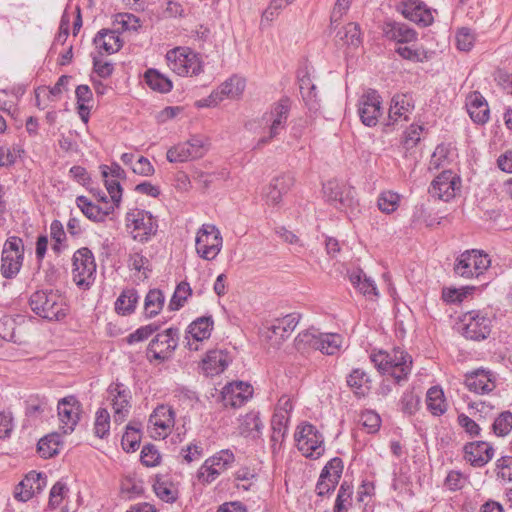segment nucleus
<instances>
[{"label": "nucleus", "mask_w": 512, "mask_h": 512, "mask_svg": "<svg viewBox=\"0 0 512 512\" xmlns=\"http://www.w3.org/2000/svg\"><path fill=\"white\" fill-rule=\"evenodd\" d=\"M370 360L379 372L390 374L398 384L408 379L412 368V357L401 348H394L390 353L373 352Z\"/></svg>", "instance_id": "obj_1"}, {"label": "nucleus", "mask_w": 512, "mask_h": 512, "mask_svg": "<svg viewBox=\"0 0 512 512\" xmlns=\"http://www.w3.org/2000/svg\"><path fill=\"white\" fill-rule=\"evenodd\" d=\"M29 305L34 313L50 321L64 318L68 311L64 297L52 290L34 292Z\"/></svg>", "instance_id": "obj_2"}, {"label": "nucleus", "mask_w": 512, "mask_h": 512, "mask_svg": "<svg viewBox=\"0 0 512 512\" xmlns=\"http://www.w3.org/2000/svg\"><path fill=\"white\" fill-rule=\"evenodd\" d=\"M169 68L179 76H196L203 71L200 56L188 47H176L166 54Z\"/></svg>", "instance_id": "obj_3"}, {"label": "nucleus", "mask_w": 512, "mask_h": 512, "mask_svg": "<svg viewBox=\"0 0 512 512\" xmlns=\"http://www.w3.org/2000/svg\"><path fill=\"white\" fill-rule=\"evenodd\" d=\"M291 104L290 98L282 97L277 102L273 103L270 110L263 115V120L268 126L269 134L259 139L257 147L268 144L273 138L277 137L286 129Z\"/></svg>", "instance_id": "obj_4"}, {"label": "nucleus", "mask_w": 512, "mask_h": 512, "mask_svg": "<svg viewBox=\"0 0 512 512\" xmlns=\"http://www.w3.org/2000/svg\"><path fill=\"white\" fill-rule=\"evenodd\" d=\"M493 316L485 310H471L461 317V333L470 340L486 339L492 329Z\"/></svg>", "instance_id": "obj_5"}, {"label": "nucleus", "mask_w": 512, "mask_h": 512, "mask_svg": "<svg viewBox=\"0 0 512 512\" xmlns=\"http://www.w3.org/2000/svg\"><path fill=\"white\" fill-rule=\"evenodd\" d=\"M24 259L23 240L17 236L9 237L2 249L1 275L6 279L14 278L20 271Z\"/></svg>", "instance_id": "obj_6"}, {"label": "nucleus", "mask_w": 512, "mask_h": 512, "mask_svg": "<svg viewBox=\"0 0 512 512\" xmlns=\"http://www.w3.org/2000/svg\"><path fill=\"white\" fill-rule=\"evenodd\" d=\"M490 264L488 255L482 251L466 250L456 259L454 272L463 278L470 279L482 275Z\"/></svg>", "instance_id": "obj_7"}, {"label": "nucleus", "mask_w": 512, "mask_h": 512, "mask_svg": "<svg viewBox=\"0 0 512 512\" xmlns=\"http://www.w3.org/2000/svg\"><path fill=\"white\" fill-rule=\"evenodd\" d=\"M127 228L134 240L147 242L158 229L157 220L148 211L132 209L126 214Z\"/></svg>", "instance_id": "obj_8"}, {"label": "nucleus", "mask_w": 512, "mask_h": 512, "mask_svg": "<svg viewBox=\"0 0 512 512\" xmlns=\"http://www.w3.org/2000/svg\"><path fill=\"white\" fill-rule=\"evenodd\" d=\"M222 245L223 238L219 229L213 224H203L195 239L197 254L205 260H213L220 253Z\"/></svg>", "instance_id": "obj_9"}, {"label": "nucleus", "mask_w": 512, "mask_h": 512, "mask_svg": "<svg viewBox=\"0 0 512 512\" xmlns=\"http://www.w3.org/2000/svg\"><path fill=\"white\" fill-rule=\"evenodd\" d=\"M96 263L87 247L78 249L73 255V281L78 287L89 288L95 279Z\"/></svg>", "instance_id": "obj_10"}, {"label": "nucleus", "mask_w": 512, "mask_h": 512, "mask_svg": "<svg viewBox=\"0 0 512 512\" xmlns=\"http://www.w3.org/2000/svg\"><path fill=\"white\" fill-rule=\"evenodd\" d=\"M294 438L298 450L305 457L317 459L323 454V436L312 424L306 423L298 426Z\"/></svg>", "instance_id": "obj_11"}, {"label": "nucleus", "mask_w": 512, "mask_h": 512, "mask_svg": "<svg viewBox=\"0 0 512 512\" xmlns=\"http://www.w3.org/2000/svg\"><path fill=\"white\" fill-rule=\"evenodd\" d=\"M207 150L206 139L193 136L188 141L168 149L166 157L171 163H182L203 157Z\"/></svg>", "instance_id": "obj_12"}, {"label": "nucleus", "mask_w": 512, "mask_h": 512, "mask_svg": "<svg viewBox=\"0 0 512 512\" xmlns=\"http://www.w3.org/2000/svg\"><path fill=\"white\" fill-rule=\"evenodd\" d=\"M179 330L177 328H168L162 333H158L149 343L147 348L148 355L155 360L165 361L169 359L178 346Z\"/></svg>", "instance_id": "obj_13"}, {"label": "nucleus", "mask_w": 512, "mask_h": 512, "mask_svg": "<svg viewBox=\"0 0 512 512\" xmlns=\"http://www.w3.org/2000/svg\"><path fill=\"white\" fill-rule=\"evenodd\" d=\"M57 413L60 430L63 434H70L80 421L82 405L76 396L69 395L58 401Z\"/></svg>", "instance_id": "obj_14"}, {"label": "nucleus", "mask_w": 512, "mask_h": 512, "mask_svg": "<svg viewBox=\"0 0 512 512\" xmlns=\"http://www.w3.org/2000/svg\"><path fill=\"white\" fill-rule=\"evenodd\" d=\"M381 96L374 89H368L359 99L358 114L361 122L373 127L378 123L379 117L382 115Z\"/></svg>", "instance_id": "obj_15"}, {"label": "nucleus", "mask_w": 512, "mask_h": 512, "mask_svg": "<svg viewBox=\"0 0 512 512\" xmlns=\"http://www.w3.org/2000/svg\"><path fill=\"white\" fill-rule=\"evenodd\" d=\"M343 468V461L339 457H334L326 463L315 487L318 496L323 497L334 491L341 478Z\"/></svg>", "instance_id": "obj_16"}, {"label": "nucleus", "mask_w": 512, "mask_h": 512, "mask_svg": "<svg viewBox=\"0 0 512 512\" xmlns=\"http://www.w3.org/2000/svg\"><path fill=\"white\" fill-rule=\"evenodd\" d=\"M107 392L114 410V422L121 424L130 412V390L121 383H113L108 387Z\"/></svg>", "instance_id": "obj_17"}, {"label": "nucleus", "mask_w": 512, "mask_h": 512, "mask_svg": "<svg viewBox=\"0 0 512 512\" xmlns=\"http://www.w3.org/2000/svg\"><path fill=\"white\" fill-rule=\"evenodd\" d=\"M323 193L327 201L341 211L354 205L353 189L336 180H330L325 183L323 185Z\"/></svg>", "instance_id": "obj_18"}, {"label": "nucleus", "mask_w": 512, "mask_h": 512, "mask_svg": "<svg viewBox=\"0 0 512 512\" xmlns=\"http://www.w3.org/2000/svg\"><path fill=\"white\" fill-rule=\"evenodd\" d=\"M460 189V178L450 170L440 173L431 183L429 192L432 196L449 201Z\"/></svg>", "instance_id": "obj_19"}, {"label": "nucleus", "mask_w": 512, "mask_h": 512, "mask_svg": "<svg viewBox=\"0 0 512 512\" xmlns=\"http://www.w3.org/2000/svg\"><path fill=\"white\" fill-rule=\"evenodd\" d=\"M47 485V476L44 473L30 471L14 490L15 499L26 502L34 495L39 494Z\"/></svg>", "instance_id": "obj_20"}, {"label": "nucleus", "mask_w": 512, "mask_h": 512, "mask_svg": "<svg viewBox=\"0 0 512 512\" xmlns=\"http://www.w3.org/2000/svg\"><path fill=\"white\" fill-rule=\"evenodd\" d=\"M464 459L473 467L481 468L494 457L492 444L486 441L468 442L463 447Z\"/></svg>", "instance_id": "obj_21"}, {"label": "nucleus", "mask_w": 512, "mask_h": 512, "mask_svg": "<svg viewBox=\"0 0 512 512\" xmlns=\"http://www.w3.org/2000/svg\"><path fill=\"white\" fill-rule=\"evenodd\" d=\"M294 184V178L290 174H282L271 180L263 189L262 198L267 205L280 204L282 196L286 194Z\"/></svg>", "instance_id": "obj_22"}, {"label": "nucleus", "mask_w": 512, "mask_h": 512, "mask_svg": "<svg viewBox=\"0 0 512 512\" xmlns=\"http://www.w3.org/2000/svg\"><path fill=\"white\" fill-rule=\"evenodd\" d=\"M400 11L405 18L422 27H428L434 21L431 10L428 9L423 2L418 0L402 2Z\"/></svg>", "instance_id": "obj_23"}, {"label": "nucleus", "mask_w": 512, "mask_h": 512, "mask_svg": "<svg viewBox=\"0 0 512 512\" xmlns=\"http://www.w3.org/2000/svg\"><path fill=\"white\" fill-rule=\"evenodd\" d=\"M149 424L154 427L158 437H167L175 424L174 410L167 405L157 406L149 417Z\"/></svg>", "instance_id": "obj_24"}, {"label": "nucleus", "mask_w": 512, "mask_h": 512, "mask_svg": "<svg viewBox=\"0 0 512 512\" xmlns=\"http://www.w3.org/2000/svg\"><path fill=\"white\" fill-rule=\"evenodd\" d=\"M414 110V100L409 94H397L391 99L388 123L394 125L401 120L407 121Z\"/></svg>", "instance_id": "obj_25"}, {"label": "nucleus", "mask_w": 512, "mask_h": 512, "mask_svg": "<svg viewBox=\"0 0 512 512\" xmlns=\"http://www.w3.org/2000/svg\"><path fill=\"white\" fill-rule=\"evenodd\" d=\"M464 383L469 391L477 394L489 393L496 387L493 375L483 369L466 374Z\"/></svg>", "instance_id": "obj_26"}, {"label": "nucleus", "mask_w": 512, "mask_h": 512, "mask_svg": "<svg viewBox=\"0 0 512 512\" xmlns=\"http://www.w3.org/2000/svg\"><path fill=\"white\" fill-rule=\"evenodd\" d=\"M93 42L100 52L107 54H113L118 52L122 46L123 41L119 36V33L115 30L101 29L95 35Z\"/></svg>", "instance_id": "obj_27"}, {"label": "nucleus", "mask_w": 512, "mask_h": 512, "mask_svg": "<svg viewBox=\"0 0 512 512\" xmlns=\"http://www.w3.org/2000/svg\"><path fill=\"white\" fill-rule=\"evenodd\" d=\"M76 205L88 219L94 222L105 221L106 217L114 211V205L100 207L85 196H78Z\"/></svg>", "instance_id": "obj_28"}, {"label": "nucleus", "mask_w": 512, "mask_h": 512, "mask_svg": "<svg viewBox=\"0 0 512 512\" xmlns=\"http://www.w3.org/2000/svg\"><path fill=\"white\" fill-rule=\"evenodd\" d=\"M346 382L357 397H365L372 387L370 376L361 368L353 369L347 376Z\"/></svg>", "instance_id": "obj_29"}, {"label": "nucleus", "mask_w": 512, "mask_h": 512, "mask_svg": "<svg viewBox=\"0 0 512 512\" xmlns=\"http://www.w3.org/2000/svg\"><path fill=\"white\" fill-rule=\"evenodd\" d=\"M226 389L225 400L234 408L241 407L253 394V387L241 381L231 383Z\"/></svg>", "instance_id": "obj_30"}, {"label": "nucleus", "mask_w": 512, "mask_h": 512, "mask_svg": "<svg viewBox=\"0 0 512 512\" xmlns=\"http://www.w3.org/2000/svg\"><path fill=\"white\" fill-rule=\"evenodd\" d=\"M467 110L471 119L477 124H484L489 120L488 104L478 92L469 96Z\"/></svg>", "instance_id": "obj_31"}, {"label": "nucleus", "mask_w": 512, "mask_h": 512, "mask_svg": "<svg viewBox=\"0 0 512 512\" xmlns=\"http://www.w3.org/2000/svg\"><path fill=\"white\" fill-rule=\"evenodd\" d=\"M239 424V433L251 439H257L261 436L263 430V423L260 419V413L251 411L243 416Z\"/></svg>", "instance_id": "obj_32"}, {"label": "nucleus", "mask_w": 512, "mask_h": 512, "mask_svg": "<svg viewBox=\"0 0 512 512\" xmlns=\"http://www.w3.org/2000/svg\"><path fill=\"white\" fill-rule=\"evenodd\" d=\"M384 32L388 39L398 43H409L417 39V32L404 23H388Z\"/></svg>", "instance_id": "obj_33"}, {"label": "nucleus", "mask_w": 512, "mask_h": 512, "mask_svg": "<svg viewBox=\"0 0 512 512\" xmlns=\"http://www.w3.org/2000/svg\"><path fill=\"white\" fill-rule=\"evenodd\" d=\"M348 277L351 284L364 296L371 298L378 295L374 281L367 277L361 269L348 272Z\"/></svg>", "instance_id": "obj_34"}, {"label": "nucleus", "mask_w": 512, "mask_h": 512, "mask_svg": "<svg viewBox=\"0 0 512 512\" xmlns=\"http://www.w3.org/2000/svg\"><path fill=\"white\" fill-rule=\"evenodd\" d=\"M214 328V321L212 316H201L190 323L187 333L195 341H203L210 337Z\"/></svg>", "instance_id": "obj_35"}, {"label": "nucleus", "mask_w": 512, "mask_h": 512, "mask_svg": "<svg viewBox=\"0 0 512 512\" xmlns=\"http://www.w3.org/2000/svg\"><path fill=\"white\" fill-rule=\"evenodd\" d=\"M245 89V80L239 76H232L215 91L218 94L220 102L225 98L237 99Z\"/></svg>", "instance_id": "obj_36"}, {"label": "nucleus", "mask_w": 512, "mask_h": 512, "mask_svg": "<svg viewBox=\"0 0 512 512\" xmlns=\"http://www.w3.org/2000/svg\"><path fill=\"white\" fill-rule=\"evenodd\" d=\"M227 366V355L221 350L209 351L203 359V369L210 375L223 372Z\"/></svg>", "instance_id": "obj_37"}, {"label": "nucleus", "mask_w": 512, "mask_h": 512, "mask_svg": "<svg viewBox=\"0 0 512 512\" xmlns=\"http://www.w3.org/2000/svg\"><path fill=\"white\" fill-rule=\"evenodd\" d=\"M317 350L326 355L337 354L343 343V337L338 333L319 332Z\"/></svg>", "instance_id": "obj_38"}, {"label": "nucleus", "mask_w": 512, "mask_h": 512, "mask_svg": "<svg viewBox=\"0 0 512 512\" xmlns=\"http://www.w3.org/2000/svg\"><path fill=\"white\" fill-rule=\"evenodd\" d=\"M319 331L311 328L300 332L294 340L295 348L301 354L317 350Z\"/></svg>", "instance_id": "obj_39"}, {"label": "nucleus", "mask_w": 512, "mask_h": 512, "mask_svg": "<svg viewBox=\"0 0 512 512\" xmlns=\"http://www.w3.org/2000/svg\"><path fill=\"white\" fill-rule=\"evenodd\" d=\"M426 404L428 410L436 416L442 415L447 410L443 390L440 387L433 386L428 389L426 394Z\"/></svg>", "instance_id": "obj_40"}, {"label": "nucleus", "mask_w": 512, "mask_h": 512, "mask_svg": "<svg viewBox=\"0 0 512 512\" xmlns=\"http://www.w3.org/2000/svg\"><path fill=\"white\" fill-rule=\"evenodd\" d=\"M61 435L57 432L48 434L41 438L37 444V450L42 458L48 459L59 452Z\"/></svg>", "instance_id": "obj_41"}, {"label": "nucleus", "mask_w": 512, "mask_h": 512, "mask_svg": "<svg viewBox=\"0 0 512 512\" xmlns=\"http://www.w3.org/2000/svg\"><path fill=\"white\" fill-rule=\"evenodd\" d=\"M165 297L161 290L151 289L144 301V314L147 318L155 317L164 306Z\"/></svg>", "instance_id": "obj_42"}, {"label": "nucleus", "mask_w": 512, "mask_h": 512, "mask_svg": "<svg viewBox=\"0 0 512 512\" xmlns=\"http://www.w3.org/2000/svg\"><path fill=\"white\" fill-rule=\"evenodd\" d=\"M138 294L134 289L124 290L115 302V310L120 315H129L134 312Z\"/></svg>", "instance_id": "obj_43"}, {"label": "nucleus", "mask_w": 512, "mask_h": 512, "mask_svg": "<svg viewBox=\"0 0 512 512\" xmlns=\"http://www.w3.org/2000/svg\"><path fill=\"white\" fill-rule=\"evenodd\" d=\"M353 485L343 481L339 487L334 505V512H348L352 507Z\"/></svg>", "instance_id": "obj_44"}, {"label": "nucleus", "mask_w": 512, "mask_h": 512, "mask_svg": "<svg viewBox=\"0 0 512 512\" xmlns=\"http://www.w3.org/2000/svg\"><path fill=\"white\" fill-rule=\"evenodd\" d=\"M145 80L147 85L155 91L167 93L172 89L171 80L155 69H148L146 71Z\"/></svg>", "instance_id": "obj_45"}, {"label": "nucleus", "mask_w": 512, "mask_h": 512, "mask_svg": "<svg viewBox=\"0 0 512 512\" xmlns=\"http://www.w3.org/2000/svg\"><path fill=\"white\" fill-rule=\"evenodd\" d=\"M101 174H102V177L104 178L106 190L109 193L111 201H112L111 205H114V208H115V207L119 206V204L121 202V198H122V188L119 183V180L114 179V178L110 179L108 177V166L107 165L101 166Z\"/></svg>", "instance_id": "obj_46"}, {"label": "nucleus", "mask_w": 512, "mask_h": 512, "mask_svg": "<svg viewBox=\"0 0 512 512\" xmlns=\"http://www.w3.org/2000/svg\"><path fill=\"white\" fill-rule=\"evenodd\" d=\"M192 289L190 287V284L186 281L180 282L169 302L168 308L171 311H177L180 308H182L187 301L188 297L191 296Z\"/></svg>", "instance_id": "obj_47"}, {"label": "nucleus", "mask_w": 512, "mask_h": 512, "mask_svg": "<svg viewBox=\"0 0 512 512\" xmlns=\"http://www.w3.org/2000/svg\"><path fill=\"white\" fill-rule=\"evenodd\" d=\"M140 442V429L133 426L132 423H129L126 427L125 433L122 436V448L128 453L135 452L139 448Z\"/></svg>", "instance_id": "obj_48"}, {"label": "nucleus", "mask_w": 512, "mask_h": 512, "mask_svg": "<svg viewBox=\"0 0 512 512\" xmlns=\"http://www.w3.org/2000/svg\"><path fill=\"white\" fill-rule=\"evenodd\" d=\"M338 35H340V39L349 46L358 47L362 41L360 26L354 22L348 23L343 28V31L338 32Z\"/></svg>", "instance_id": "obj_49"}, {"label": "nucleus", "mask_w": 512, "mask_h": 512, "mask_svg": "<svg viewBox=\"0 0 512 512\" xmlns=\"http://www.w3.org/2000/svg\"><path fill=\"white\" fill-rule=\"evenodd\" d=\"M110 432V414L104 409L100 408L96 412L94 422V433L97 437L103 439L109 435Z\"/></svg>", "instance_id": "obj_50"}, {"label": "nucleus", "mask_w": 512, "mask_h": 512, "mask_svg": "<svg viewBox=\"0 0 512 512\" xmlns=\"http://www.w3.org/2000/svg\"><path fill=\"white\" fill-rule=\"evenodd\" d=\"M50 235L54 244L52 245V250L56 254H60L65 245L66 241V233L64 231L63 225L59 220H53L50 225Z\"/></svg>", "instance_id": "obj_51"}, {"label": "nucleus", "mask_w": 512, "mask_h": 512, "mask_svg": "<svg viewBox=\"0 0 512 512\" xmlns=\"http://www.w3.org/2000/svg\"><path fill=\"white\" fill-rule=\"evenodd\" d=\"M295 0H271L268 7L262 13L261 24L264 22L271 23L275 20L280 12L292 4Z\"/></svg>", "instance_id": "obj_52"}, {"label": "nucleus", "mask_w": 512, "mask_h": 512, "mask_svg": "<svg viewBox=\"0 0 512 512\" xmlns=\"http://www.w3.org/2000/svg\"><path fill=\"white\" fill-rule=\"evenodd\" d=\"M493 431L497 436H506L512 430V413L510 411L502 412L492 425Z\"/></svg>", "instance_id": "obj_53"}, {"label": "nucleus", "mask_w": 512, "mask_h": 512, "mask_svg": "<svg viewBox=\"0 0 512 512\" xmlns=\"http://www.w3.org/2000/svg\"><path fill=\"white\" fill-rule=\"evenodd\" d=\"M400 197L392 191H385L378 198V207L382 212H394L399 205Z\"/></svg>", "instance_id": "obj_54"}, {"label": "nucleus", "mask_w": 512, "mask_h": 512, "mask_svg": "<svg viewBox=\"0 0 512 512\" xmlns=\"http://www.w3.org/2000/svg\"><path fill=\"white\" fill-rule=\"evenodd\" d=\"M475 34L471 29L462 27L457 31L456 44L457 48L461 51L468 52L472 49L475 43Z\"/></svg>", "instance_id": "obj_55"}, {"label": "nucleus", "mask_w": 512, "mask_h": 512, "mask_svg": "<svg viewBox=\"0 0 512 512\" xmlns=\"http://www.w3.org/2000/svg\"><path fill=\"white\" fill-rule=\"evenodd\" d=\"M420 397L412 390L404 392L400 400L401 411L408 415H413L419 408Z\"/></svg>", "instance_id": "obj_56"}, {"label": "nucleus", "mask_w": 512, "mask_h": 512, "mask_svg": "<svg viewBox=\"0 0 512 512\" xmlns=\"http://www.w3.org/2000/svg\"><path fill=\"white\" fill-rule=\"evenodd\" d=\"M221 474L218 471L215 464L210 462V458L205 460L202 466L199 468L197 472L198 480L203 484H209L213 482L219 475Z\"/></svg>", "instance_id": "obj_57"}, {"label": "nucleus", "mask_w": 512, "mask_h": 512, "mask_svg": "<svg viewBox=\"0 0 512 512\" xmlns=\"http://www.w3.org/2000/svg\"><path fill=\"white\" fill-rule=\"evenodd\" d=\"M234 461V453L229 449L221 450L214 456L210 457V462L215 464L218 471L221 473L230 467Z\"/></svg>", "instance_id": "obj_58"}, {"label": "nucleus", "mask_w": 512, "mask_h": 512, "mask_svg": "<svg viewBox=\"0 0 512 512\" xmlns=\"http://www.w3.org/2000/svg\"><path fill=\"white\" fill-rule=\"evenodd\" d=\"M360 423L368 433H375L380 428L381 418L376 412L367 410L361 414Z\"/></svg>", "instance_id": "obj_59"}, {"label": "nucleus", "mask_w": 512, "mask_h": 512, "mask_svg": "<svg viewBox=\"0 0 512 512\" xmlns=\"http://www.w3.org/2000/svg\"><path fill=\"white\" fill-rule=\"evenodd\" d=\"M161 455L155 445H144L141 451V462L147 467H154L160 463Z\"/></svg>", "instance_id": "obj_60"}, {"label": "nucleus", "mask_w": 512, "mask_h": 512, "mask_svg": "<svg viewBox=\"0 0 512 512\" xmlns=\"http://www.w3.org/2000/svg\"><path fill=\"white\" fill-rule=\"evenodd\" d=\"M67 491L68 489L65 483L61 481L56 482L50 490L48 503L49 506L52 509H56L57 507H59Z\"/></svg>", "instance_id": "obj_61"}, {"label": "nucleus", "mask_w": 512, "mask_h": 512, "mask_svg": "<svg viewBox=\"0 0 512 512\" xmlns=\"http://www.w3.org/2000/svg\"><path fill=\"white\" fill-rule=\"evenodd\" d=\"M154 491L162 501L167 503H172L177 499V491L166 482H156L154 484Z\"/></svg>", "instance_id": "obj_62"}, {"label": "nucleus", "mask_w": 512, "mask_h": 512, "mask_svg": "<svg viewBox=\"0 0 512 512\" xmlns=\"http://www.w3.org/2000/svg\"><path fill=\"white\" fill-rule=\"evenodd\" d=\"M159 326L156 324H148L145 326H141L133 333L129 334L127 337V342L129 344H134L137 342H141L146 340L149 336H151L154 332L158 330Z\"/></svg>", "instance_id": "obj_63"}, {"label": "nucleus", "mask_w": 512, "mask_h": 512, "mask_svg": "<svg viewBox=\"0 0 512 512\" xmlns=\"http://www.w3.org/2000/svg\"><path fill=\"white\" fill-rule=\"evenodd\" d=\"M497 476L512 482V456H503L496 461Z\"/></svg>", "instance_id": "obj_64"}]
</instances>
